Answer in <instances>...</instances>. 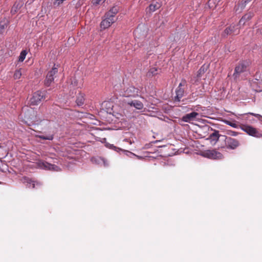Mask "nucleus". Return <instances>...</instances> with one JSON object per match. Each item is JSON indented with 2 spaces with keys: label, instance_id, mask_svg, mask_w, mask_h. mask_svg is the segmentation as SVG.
<instances>
[{
  "label": "nucleus",
  "instance_id": "obj_1",
  "mask_svg": "<svg viewBox=\"0 0 262 262\" xmlns=\"http://www.w3.org/2000/svg\"><path fill=\"white\" fill-rule=\"evenodd\" d=\"M250 64L251 62L249 60H240L234 68L233 74L234 79L235 80L243 79V76H245V73L248 71Z\"/></svg>",
  "mask_w": 262,
  "mask_h": 262
},
{
  "label": "nucleus",
  "instance_id": "obj_2",
  "mask_svg": "<svg viewBox=\"0 0 262 262\" xmlns=\"http://www.w3.org/2000/svg\"><path fill=\"white\" fill-rule=\"evenodd\" d=\"M45 98V92L41 91H37L34 93L30 100V104L31 105H38L42 99Z\"/></svg>",
  "mask_w": 262,
  "mask_h": 262
},
{
  "label": "nucleus",
  "instance_id": "obj_3",
  "mask_svg": "<svg viewBox=\"0 0 262 262\" xmlns=\"http://www.w3.org/2000/svg\"><path fill=\"white\" fill-rule=\"evenodd\" d=\"M140 91L133 85H129L124 89L123 96L125 97H136L138 96Z\"/></svg>",
  "mask_w": 262,
  "mask_h": 262
},
{
  "label": "nucleus",
  "instance_id": "obj_4",
  "mask_svg": "<svg viewBox=\"0 0 262 262\" xmlns=\"http://www.w3.org/2000/svg\"><path fill=\"white\" fill-rule=\"evenodd\" d=\"M113 105L109 101H104L102 103L99 113L101 114L106 113L107 115H114L113 109Z\"/></svg>",
  "mask_w": 262,
  "mask_h": 262
},
{
  "label": "nucleus",
  "instance_id": "obj_5",
  "mask_svg": "<svg viewBox=\"0 0 262 262\" xmlns=\"http://www.w3.org/2000/svg\"><path fill=\"white\" fill-rule=\"evenodd\" d=\"M104 18L102 19L100 23V26L102 29L105 30L110 27L113 23H114L116 19L112 17H109L104 14Z\"/></svg>",
  "mask_w": 262,
  "mask_h": 262
},
{
  "label": "nucleus",
  "instance_id": "obj_6",
  "mask_svg": "<svg viewBox=\"0 0 262 262\" xmlns=\"http://www.w3.org/2000/svg\"><path fill=\"white\" fill-rule=\"evenodd\" d=\"M224 141L225 146L231 149H234L239 145V141L237 139L231 137H225Z\"/></svg>",
  "mask_w": 262,
  "mask_h": 262
},
{
  "label": "nucleus",
  "instance_id": "obj_7",
  "mask_svg": "<svg viewBox=\"0 0 262 262\" xmlns=\"http://www.w3.org/2000/svg\"><path fill=\"white\" fill-rule=\"evenodd\" d=\"M205 157L212 159H222L223 155L215 150H208L204 153Z\"/></svg>",
  "mask_w": 262,
  "mask_h": 262
},
{
  "label": "nucleus",
  "instance_id": "obj_8",
  "mask_svg": "<svg viewBox=\"0 0 262 262\" xmlns=\"http://www.w3.org/2000/svg\"><path fill=\"white\" fill-rule=\"evenodd\" d=\"M240 128L247 133L248 135L254 136V137H257L258 134V132L256 129V128L249 126L245 124H241Z\"/></svg>",
  "mask_w": 262,
  "mask_h": 262
},
{
  "label": "nucleus",
  "instance_id": "obj_9",
  "mask_svg": "<svg viewBox=\"0 0 262 262\" xmlns=\"http://www.w3.org/2000/svg\"><path fill=\"white\" fill-rule=\"evenodd\" d=\"M254 16V13L252 11L248 12L247 13L244 14L242 18L240 19L238 25L244 26L245 23L250 20Z\"/></svg>",
  "mask_w": 262,
  "mask_h": 262
},
{
  "label": "nucleus",
  "instance_id": "obj_10",
  "mask_svg": "<svg viewBox=\"0 0 262 262\" xmlns=\"http://www.w3.org/2000/svg\"><path fill=\"white\" fill-rule=\"evenodd\" d=\"M161 6L162 4L161 2L153 0L146 10L147 12L148 11L150 13H152L160 9Z\"/></svg>",
  "mask_w": 262,
  "mask_h": 262
},
{
  "label": "nucleus",
  "instance_id": "obj_11",
  "mask_svg": "<svg viewBox=\"0 0 262 262\" xmlns=\"http://www.w3.org/2000/svg\"><path fill=\"white\" fill-rule=\"evenodd\" d=\"M127 105L129 108H135L136 110H142L143 107V103L139 100H132L127 102Z\"/></svg>",
  "mask_w": 262,
  "mask_h": 262
},
{
  "label": "nucleus",
  "instance_id": "obj_12",
  "mask_svg": "<svg viewBox=\"0 0 262 262\" xmlns=\"http://www.w3.org/2000/svg\"><path fill=\"white\" fill-rule=\"evenodd\" d=\"M198 116H183L182 121L189 122L194 125H198V122H200L199 118H196Z\"/></svg>",
  "mask_w": 262,
  "mask_h": 262
},
{
  "label": "nucleus",
  "instance_id": "obj_13",
  "mask_svg": "<svg viewBox=\"0 0 262 262\" xmlns=\"http://www.w3.org/2000/svg\"><path fill=\"white\" fill-rule=\"evenodd\" d=\"M119 6L118 5H114L107 12L105 13V14L109 17L111 16L115 18V15L119 12Z\"/></svg>",
  "mask_w": 262,
  "mask_h": 262
},
{
  "label": "nucleus",
  "instance_id": "obj_14",
  "mask_svg": "<svg viewBox=\"0 0 262 262\" xmlns=\"http://www.w3.org/2000/svg\"><path fill=\"white\" fill-rule=\"evenodd\" d=\"M238 25H237V26ZM236 25H230L229 27H227L222 34V36L224 38L227 37L228 35L231 34L232 33L234 32L235 31Z\"/></svg>",
  "mask_w": 262,
  "mask_h": 262
},
{
  "label": "nucleus",
  "instance_id": "obj_15",
  "mask_svg": "<svg viewBox=\"0 0 262 262\" xmlns=\"http://www.w3.org/2000/svg\"><path fill=\"white\" fill-rule=\"evenodd\" d=\"M85 96V95L84 93L81 92L78 93L75 100L76 103L78 106H81L84 104Z\"/></svg>",
  "mask_w": 262,
  "mask_h": 262
},
{
  "label": "nucleus",
  "instance_id": "obj_16",
  "mask_svg": "<svg viewBox=\"0 0 262 262\" xmlns=\"http://www.w3.org/2000/svg\"><path fill=\"white\" fill-rule=\"evenodd\" d=\"M184 88H179L176 89V96L174 98V102H180L181 101V99L184 95Z\"/></svg>",
  "mask_w": 262,
  "mask_h": 262
},
{
  "label": "nucleus",
  "instance_id": "obj_17",
  "mask_svg": "<svg viewBox=\"0 0 262 262\" xmlns=\"http://www.w3.org/2000/svg\"><path fill=\"white\" fill-rule=\"evenodd\" d=\"M262 72H256L254 75L252 81L256 84H261L262 82Z\"/></svg>",
  "mask_w": 262,
  "mask_h": 262
},
{
  "label": "nucleus",
  "instance_id": "obj_18",
  "mask_svg": "<svg viewBox=\"0 0 262 262\" xmlns=\"http://www.w3.org/2000/svg\"><path fill=\"white\" fill-rule=\"evenodd\" d=\"M23 4L21 2H15L13 5L10 13L12 15H14L19 9L21 8Z\"/></svg>",
  "mask_w": 262,
  "mask_h": 262
},
{
  "label": "nucleus",
  "instance_id": "obj_19",
  "mask_svg": "<svg viewBox=\"0 0 262 262\" xmlns=\"http://www.w3.org/2000/svg\"><path fill=\"white\" fill-rule=\"evenodd\" d=\"M21 181L22 183H23L24 184H26L27 186H28V187H30V186H29V185L32 184V188H35V182L32 180L31 179H30V178H29L27 177H23L21 179Z\"/></svg>",
  "mask_w": 262,
  "mask_h": 262
},
{
  "label": "nucleus",
  "instance_id": "obj_20",
  "mask_svg": "<svg viewBox=\"0 0 262 262\" xmlns=\"http://www.w3.org/2000/svg\"><path fill=\"white\" fill-rule=\"evenodd\" d=\"M54 77L51 76L47 74L44 81V84L46 87H49L51 85L52 83L54 82Z\"/></svg>",
  "mask_w": 262,
  "mask_h": 262
},
{
  "label": "nucleus",
  "instance_id": "obj_21",
  "mask_svg": "<svg viewBox=\"0 0 262 262\" xmlns=\"http://www.w3.org/2000/svg\"><path fill=\"white\" fill-rule=\"evenodd\" d=\"M42 165L46 168L49 170H57L58 166L55 165L51 164L47 162H42Z\"/></svg>",
  "mask_w": 262,
  "mask_h": 262
},
{
  "label": "nucleus",
  "instance_id": "obj_22",
  "mask_svg": "<svg viewBox=\"0 0 262 262\" xmlns=\"http://www.w3.org/2000/svg\"><path fill=\"white\" fill-rule=\"evenodd\" d=\"M219 137L220 135L219 133V131L215 130L213 133L210 134L209 139L211 140V141L216 142L219 140Z\"/></svg>",
  "mask_w": 262,
  "mask_h": 262
},
{
  "label": "nucleus",
  "instance_id": "obj_23",
  "mask_svg": "<svg viewBox=\"0 0 262 262\" xmlns=\"http://www.w3.org/2000/svg\"><path fill=\"white\" fill-rule=\"evenodd\" d=\"M28 54V51L27 50H23L19 54V56L18 57V62H22L24 61L25 59L26 58V57Z\"/></svg>",
  "mask_w": 262,
  "mask_h": 262
},
{
  "label": "nucleus",
  "instance_id": "obj_24",
  "mask_svg": "<svg viewBox=\"0 0 262 262\" xmlns=\"http://www.w3.org/2000/svg\"><path fill=\"white\" fill-rule=\"evenodd\" d=\"M207 71V67L205 66V65H203L201 66V67L200 68V69L197 72V75L196 77L197 78H200L202 74L205 73Z\"/></svg>",
  "mask_w": 262,
  "mask_h": 262
},
{
  "label": "nucleus",
  "instance_id": "obj_25",
  "mask_svg": "<svg viewBox=\"0 0 262 262\" xmlns=\"http://www.w3.org/2000/svg\"><path fill=\"white\" fill-rule=\"evenodd\" d=\"M223 122L234 128H237L238 126L237 122L235 120L229 121L227 120H223Z\"/></svg>",
  "mask_w": 262,
  "mask_h": 262
},
{
  "label": "nucleus",
  "instance_id": "obj_26",
  "mask_svg": "<svg viewBox=\"0 0 262 262\" xmlns=\"http://www.w3.org/2000/svg\"><path fill=\"white\" fill-rule=\"evenodd\" d=\"M58 65L56 66V64H54L53 67L47 74L51 76L54 77V75L58 72Z\"/></svg>",
  "mask_w": 262,
  "mask_h": 262
},
{
  "label": "nucleus",
  "instance_id": "obj_27",
  "mask_svg": "<svg viewBox=\"0 0 262 262\" xmlns=\"http://www.w3.org/2000/svg\"><path fill=\"white\" fill-rule=\"evenodd\" d=\"M158 69L157 68H151L149 70L147 73V75L149 77L157 75L158 74Z\"/></svg>",
  "mask_w": 262,
  "mask_h": 262
},
{
  "label": "nucleus",
  "instance_id": "obj_28",
  "mask_svg": "<svg viewBox=\"0 0 262 262\" xmlns=\"http://www.w3.org/2000/svg\"><path fill=\"white\" fill-rule=\"evenodd\" d=\"M21 76V72L20 69H17L15 70L13 78L14 79H19Z\"/></svg>",
  "mask_w": 262,
  "mask_h": 262
},
{
  "label": "nucleus",
  "instance_id": "obj_29",
  "mask_svg": "<svg viewBox=\"0 0 262 262\" xmlns=\"http://www.w3.org/2000/svg\"><path fill=\"white\" fill-rule=\"evenodd\" d=\"M39 138L43 140H52L53 139V135H49V136H40Z\"/></svg>",
  "mask_w": 262,
  "mask_h": 262
},
{
  "label": "nucleus",
  "instance_id": "obj_30",
  "mask_svg": "<svg viewBox=\"0 0 262 262\" xmlns=\"http://www.w3.org/2000/svg\"><path fill=\"white\" fill-rule=\"evenodd\" d=\"M186 84V81L184 79H183L182 80V82L179 83L178 86L177 87V89L183 88L182 86H185Z\"/></svg>",
  "mask_w": 262,
  "mask_h": 262
},
{
  "label": "nucleus",
  "instance_id": "obj_31",
  "mask_svg": "<svg viewBox=\"0 0 262 262\" xmlns=\"http://www.w3.org/2000/svg\"><path fill=\"white\" fill-rule=\"evenodd\" d=\"M101 1L102 0H93L92 1V4L93 6H96L100 4V3Z\"/></svg>",
  "mask_w": 262,
  "mask_h": 262
},
{
  "label": "nucleus",
  "instance_id": "obj_32",
  "mask_svg": "<svg viewBox=\"0 0 262 262\" xmlns=\"http://www.w3.org/2000/svg\"><path fill=\"white\" fill-rule=\"evenodd\" d=\"M110 148L117 151H120V150H122V149L119 148V147H116L115 146H114L113 145H110Z\"/></svg>",
  "mask_w": 262,
  "mask_h": 262
},
{
  "label": "nucleus",
  "instance_id": "obj_33",
  "mask_svg": "<svg viewBox=\"0 0 262 262\" xmlns=\"http://www.w3.org/2000/svg\"><path fill=\"white\" fill-rule=\"evenodd\" d=\"M228 134L232 136H236L238 134V133L235 131H230V132H229V133H228Z\"/></svg>",
  "mask_w": 262,
  "mask_h": 262
},
{
  "label": "nucleus",
  "instance_id": "obj_34",
  "mask_svg": "<svg viewBox=\"0 0 262 262\" xmlns=\"http://www.w3.org/2000/svg\"><path fill=\"white\" fill-rule=\"evenodd\" d=\"M186 115H199V113L194 111H192L189 113L186 114Z\"/></svg>",
  "mask_w": 262,
  "mask_h": 262
},
{
  "label": "nucleus",
  "instance_id": "obj_35",
  "mask_svg": "<svg viewBox=\"0 0 262 262\" xmlns=\"http://www.w3.org/2000/svg\"><path fill=\"white\" fill-rule=\"evenodd\" d=\"M241 115H258V114H256V113L248 112V113H246L242 114Z\"/></svg>",
  "mask_w": 262,
  "mask_h": 262
},
{
  "label": "nucleus",
  "instance_id": "obj_36",
  "mask_svg": "<svg viewBox=\"0 0 262 262\" xmlns=\"http://www.w3.org/2000/svg\"><path fill=\"white\" fill-rule=\"evenodd\" d=\"M255 116L257 117L258 120L262 122V116Z\"/></svg>",
  "mask_w": 262,
  "mask_h": 262
},
{
  "label": "nucleus",
  "instance_id": "obj_37",
  "mask_svg": "<svg viewBox=\"0 0 262 262\" xmlns=\"http://www.w3.org/2000/svg\"><path fill=\"white\" fill-rule=\"evenodd\" d=\"M138 32H139V28H137L136 29V30L135 31V36L136 37H137V34L138 33Z\"/></svg>",
  "mask_w": 262,
  "mask_h": 262
},
{
  "label": "nucleus",
  "instance_id": "obj_38",
  "mask_svg": "<svg viewBox=\"0 0 262 262\" xmlns=\"http://www.w3.org/2000/svg\"><path fill=\"white\" fill-rule=\"evenodd\" d=\"M163 117H164V119L162 118H160V119L163 120V119H165V118H166V116H162ZM166 118L168 119V117H166Z\"/></svg>",
  "mask_w": 262,
  "mask_h": 262
},
{
  "label": "nucleus",
  "instance_id": "obj_39",
  "mask_svg": "<svg viewBox=\"0 0 262 262\" xmlns=\"http://www.w3.org/2000/svg\"><path fill=\"white\" fill-rule=\"evenodd\" d=\"M25 123L29 125H30V124L28 122V121H25Z\"/></svg>",
  "mask_w": 262,
  "mask_h": 262
},
{
  "label": "nucleus",
  "instance_id": "obj_40",
  "mask_svg": "<svg viewBox=\"0 0 262 262\" xmlns=\"http://www.w3.org/2000/svg\"><path fill=\"white\" fill-rule=\"evenodd\" d=\"M85 114H86V115H92L91 114H90V113H86Z\"/></svg>",
  "mask_w": 262,
  "mask_h": 262
},
{
  "label": "nucleus",
  "instance_id": "obj_41",
  "mask_svg": "<svg viewBox=\"0 0 262 262\" xmlns=\"http://www.w3.org/2000/svg\"><path fill=\"white\" fill-rule=\"evenodd\" d=\"M140 115H146V114L145 113H141Z\"/></svg>",
  "mask_w": 262,
  "mask_h": 262
},
{
  "label": "nucleus",
  "instance_id": "obj_42",
  "mask_svg": "<svg viewBox=\"0 0 262 262\" xmlns=\"http://www.w3.org/2000/svg\"><path fill=\"white\" fill-rule=\"evenodd\" d=\"M204 117H208V116L207 115H205V116H204Z\"/></svg>",
  "mask_w": 262,
  "mask_h": 262
},
{
  "label": "nucleus",
  "instance_id": "obj_43",
  "mask_svg": "<svg viewBox=\"0 0 262 262\" xmlns=\"http://www.w3.org/2000/svg\"><path fill=\"white\" fill-rule=\"evenodd\" d=\"M209 118L211 119H214V118H213V117H209Z\"/></svg>",
  "mask_w": 262,
  "mask_h": 262
},
{
  "label": "nucleus",
  "instance_id": "obj_44",
  "mask_svg": "<svg viewBox=\"0 0 262 262\" xmlns=\"http://www.w3.org/2000/svg\"><path fill=\"white\" fill-rule=\"evenodd\" d=\"M0 184H1V182H0Z\"/></svg>",
  "mask_w": 262,
  "mask_h": 262
}]
</instances>
